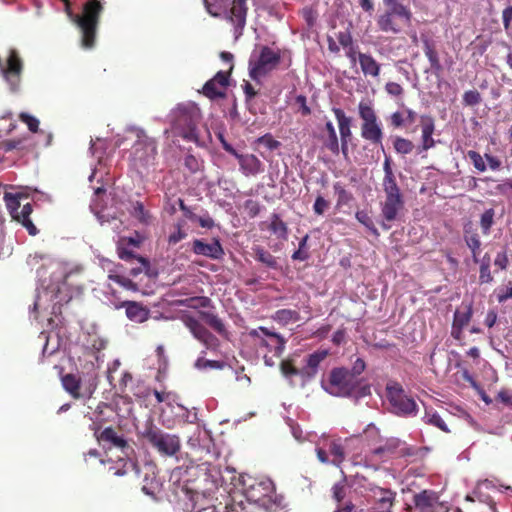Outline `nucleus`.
Here are the masks:
<instances>
[{
    "mask_svg": "<svg viewBox=\"0 0 512 512\" xmlns=\"http://www.w3.org/2000/svg\"><path fill=\"white\" fill-rule=\"evenodd\" d=\"M329 388L326 390L335 396L360 399L370 395V385L356 378L344 367L333 368L329 375Z\"/></svg>",
    "mask_w": 512,
    "mask_h": 512,
    "instance_id": "nucleus-1",
    "label": "nucleus"
},
{
    "mask_svg": "<svg viewBox=\"0 0 512 512\" xmlns=\"http://www.w3.org/2000/svg\"><path fill=\"white\" fill-rule=\"evenodd\" d=\"M199 108L194 104H180L172 112V131L185 141L199 144Z\"/></svg>",
    "mask_w": 512,
    "mask_h": 512,
    "instance_id": "nucleus-2",
    "label": "nucleus"
},
{
    "mask_svg": "<svg viewBox=\"0 0 512 512\" xmlns=\"http://www.w3.org/2000/svg\"><path fill=\"white\" fill-rule=\"evenodd\" d=\"M103 9L99 0H89L83 6V13L73 16V21L81 30V42L85 48H92L95 44L96 31Z\"/></svg>",
    "mask_w": 512,
    "mask_h": 512,
    "instance_id": "nucleus-3",
    "label": "nucleus"
},
{
    "mask_svg": "<svg viewBox=\"0 0 512 512\" xmlns=\"http://www.w3.org/2000/svg\"><path fill=\"white\" fill-rule=\"evenodd\" d=\"M384 199L380 202L381 216L383 221L381 227L384 230L391 228L390 223L399 220L405 209L404 195L398 184L382 185Z\"/></svg>",
    "mask_w": 512,
    "mask_h": 512,
    "instance_id": "nucleus-4",
    "label": "nucleus"
},
{
    "mask_svg": "<svg viewBox=\"0 0 512 512\" xmlns=\"http://www.w3.org/2000/svg\"><path fill=\"white\" fill-rule=\"evenodd\" d=\"M143 437L162 456H174L181 449V441L177 435L162 431L153 422L146 425Z\"/></svg>",
    "mask_w": 512,
    "mask_h": 512,
    "instance_id": "nucleus-5",
    "label": "nucleus"
},
{
    "mask_svg": "<svg viewBox=\"0 0 512 512\" xmlns=\"http://www.w3.org/2000/svg\"><path fill=\"white\" fill-rule=\"evenodd\" d=\"M386 397L391 406L392 412L398 416H415L418 411L416 401L408 396L403 386L397 381H390L386 384Z\"/></svg>",
    "mask_w": 512,
    "mask_h": 512,
    "instance_id": "nucleus-6",
    "label": "nucleus"
},
{
    "mask_svg": "<svg viewBox=\"0 0 512 512\" xmlns=\"http://www.w3.org/2000/svg\"><path fill=\"white\" fill-rule=\"evenodd\" d=\"M358 113L362 119L361 137L373 144H381L383 131L372 104L368 101H360Z\"/></svg>",
    "mask_w": 512,
    "mask_h": 512,
    "instance_id": "nucleus-7",
    "label": "nucleus"
},
{
    "mask_svg": "<svg viewBox=\"0 0 512 512\" xmlns=\"http://www.w3.org/2000/svg\"><path fill=\"white\" fill-rule=\"evenodd\" d=\"M281 61L279 50H273L268 46H263L260 50L258 59L249 63V76L257 81L259 78L268 75L275 70Z\"/></svg>",
    "mask_w": 512,
    "mask_h": 512,
    "instance_id": "nucleus-8",
    "label": "nucleus"
},
{
    "mask_svg": "<svg viewBox=\"0 0 512 512\" xmlns=\"http://www.w3.org/2000/svg\"><path fill=\"white\" fill-rule=\"evenodd\" d=\"M180 319L193 337L202 343L207 350L216 351L220 345L219 339L211 333L196 317L183 313Z\"/></svg>",
    "mask_w": 512,
    "mask_h": 512,
    "instance_id": "nucleus-9",
    "label": "nucleus"
},
{
    "mask_svg": "<svg viewBox=\"0 0 512 512\" xmlns=\"http://www.w3.org/2000/svg\"><path fill=\"white\" fill-rule=\"evenodd\" d=\"M255 345L266 348L274 356L280 357L285 350L286 340L278 333L270 331L266 327H258L249 332Z\"/></svg>",
    "mask_w": 512,
    "mask_h": 512,
    "instance_id": "nucleus-10",
    "label": "nucleus"
},
{
    "mask_svg": "<svg viewBox=\"0 0 512 512\" xmlns=\"http://www.w3.org/2000/svg\"><path fill=\"white\" fill-rule=\"evenodd\" d=\"M275 493L274 483L270 479L254 480L244 490V496L249 506L248 511H254L255 506H260L266 499L273 497Z\"/></svg>",
    "mask_w": 512,
    "mask_h": 512,
    "instance_id": "nucleus-11",
    "label": "nucleus"
},
{
    "mask_svg": "<svg viewBox=\"0 0 512 512\" xmlns=\"http://www.w3.org/2000/svg\"><path fill=\"white\" fill-rule=\"evenodd\" d=\"M419 452V448L408 446L398 438H389L381 446L372 450L373 455L379 458L389 457H413Z\"/></svg>",
    "mask_w": 512,
    "mask_h": 512,
    "instance_id": "nucleus-12",
    "label": "nucleus"
},
{
    "mask_svg": "<svg viewBox=\"0 0 512 512\" xmlns=\"http://www.w3.org/2000/svg\"><path fill=\"white\" fill-rule=\"evenodd\" d=\"M232 70L233 66L231 65L227 71H218L212 79L204 84L202 88L203 95L211 100L224 98Z\"/></svg>",
    "mask_w": 512,
    "mask_h": 512,
    "instance_id": "nucleus-13",
    "label": "nucleus"
},
{
    "mask_svg": "<svg viewBox=\"0 0 512 512\" xmlns=\"http://www.w3.org/2000/svg\"><path fill=\"white\" fill-rule=\"evenodd\" d=\"M215 499L210 493L199 491H187L185 498L179 501L184 512H197L207 507H215Z\"/></svg>",
    "mask_w": 512,
    "mask_h": 512,
    "instance_id": "nucleus-14",
    "label": "nucleus"
},
{
    "mask_svg": "<svg viewBox=\"0 0 512 512\" xmlns=\"http://www.w3.org/2000/svg\"><path fill=\"white\" fill-rule=\"evenodd\" d=\"M335 118L338 123L340 133V152L345 159L349 156V142L352 138L351 123L352 119L346 116L345 112L340 108H332Z\"/></svg>",
    "mask_w": 512,
    "mask_h": 512,
    "instance_id": "nucleus-15",
    "label": "nucleus"
},
{
    "mask_svg": "<svg viewBox=\"0 0 512 512\" xmlns=\"http://www.w3.org/2000/svg\"><path fill=\"white\" fill-rule=\"evenodd\" d=\"M420 41L423 45V51L429 61L432 72L435 75H439L443 71V66L440 62L437 43L433 38V33L430 31L421 32Z\"/></svg>",
    "mask_w": 512,
    "mask_h": 512,
    "instance_id": "nucleus-16",
    "label": "nucleus"
},
{
    "mask_svg": "<svg viewBox=\"0 0 512 512\" xmlns=\"http://www.w3.org/2000/svg\"><path fill=\"white\" fill-rule=\"evenodd\" d=\"M136 136L137 140L134 145L135 154L138 155L139 152L143 150V153L139 155V159L141 161L148 163L150 160H154L155 156L157 155L156 141L153 138L147 136L146 133L141 129L136 130Z\"/></svg>",
    "mask_w": 512,
    "mask_h": 512,
    "instance_id": "nucleus-17",
    "label": "nucleus"
},
{
    "mask_svg": "<svg viewBox=\"0 0 512 512\" xmlns=\"http://www.w3.org/2000/svg\"><path fill=\"white\" fill-rule=\"evenodd\" d=\"M22 69L23 63L20 56L17 51L11 50L7 58V67L4 70V77L13 91L17 90L20 84Z\"/></svg>",
    "mask_w": 512,
    "mask_h": 512,
    "instance_id": "nucleus-18",
    "label": "nucleus"
},
{
    "mask_svg": "<svg viewBox=\"0 0 512 512\" xmlns=\"http://www.w3.org/2000/svg\"><path fill=\"white\" fill-rule=\"evenodd\" d=\"M33 149L34 144L29 136L0 141V151L3 153L15 152L19 157L31 153Z\"/></svg>",
    "mask_w": 512,
    "mask_h": 512,
    "instance_id": "nucleus-19",
    "label": "nucleus"
},
{
    "mask_svg": "<svg viewBox=\"0 0 512 512\" xmlns=\"http://www.w3.org/2000/svg\"><path fill=\"white\" fill-rule=\"evenodd\" d=\"M97 439L99 442L108 445L109 448L115 447L120 449L126 455H128V451H132L126 439L119 435L113 427H106L97 435Z\"/></svg>",
    "mask_w": 512,
    "mask_h": 512,
    "instance_id": "nucleus-20",
    "label": "nucleus"
},
{
    "mask_svg": "<svg viewBox=\"0 0 512 512\" xmlns=\"http://www.w3.org/2000/svg\"><path fill=\"white\" fill-rule=\"evenodd\" d=\"M192 251L197 255L211 259H220L224 255L222 245L216 238L213 239L212 243H205L201 239H195L192 243Z\"/></svg>",
    "mask_w": 512,
    "mask_h": 512,
    "instance_id": "nucleus-21",
    "label": "nucleus"
},
{
    "mask_svg": "<svg viewBox=\"0 0 512 512\" xmlns=\"http://www.w3.org/2000/svg\"><path fill=\"white\" fill-rule=\"evenodd\" d=\"M120 307L125 308L127 318L135 323H144L150 317V309L137 301H124Z\"/></svg>",
    "mask_w": 512,
    "mask_h": 512,
    "instance_id": "nucleus-22",
    "label": "nucleus"
},
{
    "mask_svg": "<svg viewBox=\"0 0 512 512\" xmlns=\"http://www.w3.org/2000/svg\"><path fill=\"white\" fill-rule=\"evenodd\" d=\"M377 25L382 32L398 34L406 24L398 18L397 13L386 10L378 17Z\"/></svg>",
    "mask_w": 512,
    "mask_h": 512,
    "instance_id": "nucleus-23",
    "label": "nucleus"
},
{
    "mask_svg": "<svg viewBox=\"0 0 512 512\" xmlns=\"http://www.w3.org/2000/svg\"><path fill=\"white\" fill-rule=\"evenodd\" d=\"M241 172L249 177L260 174L264 171V165L254 154H240L237 156Z\"/></svg>",
    "mask_w": 512,
    "mask_h": 512,
    "instance_id": "nucleus-24",
    "label": "nucleus"
},
{
    "mask_svg": "<svg viewBox=\"0 0 512 512\" xmlns=\"http://www.w3.org/2000/svg\"><path fill=\"white\" fill-rule=\"evenodd\" d=\"M62 386L66 392H68L74 399H80L83 397H90L94 392L96 385L92 389H88L86 393L80 392L81 379L75 374H66L61 378Z\"/></svg>",
    "mask_w": 512,
    "mask_h": 512,
    "instance_id": "nucleus-25",
    "label": "nucleus"
},
{
    "mask_svg": "<svg viewBox=\"0 0 512 512\" xmlns=\"http://www.w3.org/2000/svg\"><path fill=\"white\" fill-rule=\"evenodd\" d=\"M324 149L330 151L332 155L340 154L339 139L333 123L329 120L325 123L324 133L320 136Z\"/></svg>",
    "mask_w": 512,
    "mask_h": 512,
    "instance_id": "nucleus-26",
    "label": "nucleus"
},
{
    "mask_svg": "<svg viewBox=\"0 0 512 512\" xmlns=\"http://www.w3.org/2000/svg\"><path fill=\"white\" fill-rule=\"evenodd\" d=\"M463 238L467 247L471 251L474 263H479V255L481 252V240L476 229L472 225H466L463 231Z\"/></svg>",
    "mask_w": 512,
    "mask_h": 512,
    "instance_id": "nucleus-27",
    "label": "nucleus"
},
{
    "mask_svg": "<svg viewBox=\"0 0 512 512\" xmlns=\"http://www.w3.org/2000/svg\"><path fill=\"white\" fill-rule=\"evenodd\" d=\"M247 7L246 0H233L232 7L230 9V21L236 28V33L239 30V34L246 24Z\"/></svg>",
    "mask_w": 512,
    "mask_h": 512,
    "instance_id": "nucleus-28",
    "label": "nucleus"
},
{
    "mask_svg": "<svg viewBox=\"0 0 512 512\" xmlns=\"http://www.w3.org/2000/svg\"><path fill=\"white\" fill-rule=\"evenodd\" d=\"M358 61L364 76L377 78L380 75L381 65L368 53H358Z\"/></svg>",
    "mask_w": 512,
    "mask_h": 512,
    "instance_id": "nucleus-29",
    "label": "nucleus"
},
{
    "mask_svg": "<svg viewBox=\"0 0 512 512\" xmlns=\"http://www.w3.org/2000/svg\"><path fill=\"white\" fill-rule=\"evenodd\" d=\"M199 318L209 325L215 332L221 336H227L228 331L222 319L217 314L210 311H198Z\"/></svg>",
    "mask_w": 512,
    "mask_h": 512,
    "instance_id": "nucleus-30",
    "label": "nucleus"
},
{
    "mask_svg": "<svg viewBox=\"0 0 512 512\" xmlns=\"http://www.w3.org/2000/svg\"><path fill=\"white\" fill-rule=\"evenodd\" d=\"M388 11L398 14V18L403 24L410 25L412 21V12L408 7L400 3L398 0H383Z\"/></svg>",
    "mask_w": 512,
    "mask_h": 512,
    "instance_id": "nucleus-31",
    "label": "nucleus"
},
{
    "mask_svg": "<svg viewBox=\"0 0 512 512\" xmlns=\"http://www.w3.org/2000/svg\"><path fill=\"white\" fill-rule=\"evenodd\" d=\"M380 494L372 512H392L395 493L389 489H380Z\"/></svg>",
    "mask_w": 512,
    "mask_h": 512,
    "instance_id": "nucleus-32",
    "label": "nucleus"
},
{
    "mask_svg": "<svg viewBox=\"0 0 512 512\" xmlns=\"http://www.w3.org/2000/svg\"><path fill=\"white\" fill-rule=\"evenodd\" d=\"M269 230L279 239L286 240L288 237V226L276 213L271 215Z\"/></svg>",
    "mask_w": 512,
    "mask_h": 512,
    "instance_id": "nucleus-33",
    "label": "nucleus"
},
{
    "mask_svg": "<svg viewBox=\"0 0 512 512\" xmlns=\"http://www.w3.org/2000/svg\"><path fill=\"white\" fill-rule=\"evenodd\" d=\"M333 189L337 195L336 206L338 208L347 206L354 200L353 194L348 191L341 182H335L333 184Z\"/></svg>",
    "mask_w": 512,
    "mask_h": 512,
    "instance_id": "nucleus-34",
    "label": "nucleus"
},
{
    "mask_svg": "<svg viewBox=\"0 0 512 512\" xmlns=\"http://www.w3.org/2000/svg\"><path fill=\"white\" fill-rule=\"evenodd\" d=\"M255 253V259L268 268L271 269H277L278 268V261L275 256H273L269 251L265 250L264 248L257 246L254 248Z\"/></svg>",
    "mask_w": 512,
    "mask_h": 512,
    "instance_id": "nucleus-35",
    "label": "nucleus"
},
{
    "mask_svg": "<svg viewBox=\"0 0 512 512\" xmlns=\"http://www.w3.org/2000/svg\"><path fill=\"white\" fill-rule=\"evenodd\" d=\"M328 452L331 455V463L335 466H340L345 460V451L343 446L338 441H331L328 444Z\"/></svg>",
    "mask_w": 512,
    "mask_h": 512,
    "instance_id": "nucleus-36",
    "label": "nucleus"
},
{
    "mask_svg": "<svg viewBox=\"0 0 512 512\" xmlns=\"http://www.w3.org/2000/svg\"><path fill=\"white\" fill-rule=\"evenodd\" d=\"M423 419H424L425 423L435 426L445 433L450 432L446 423L444 422V420L440 417V415L436 411L426 410Z\"/></svg>",
    "mask_w": 512,
    "mask_h": 512,
    "instance_id": "nucleus-37",
    "label": "nucleus"
},
{
    "mask_svg": "<svg viewBox=\"0 0 512 512\" xmlns=\"http://www.w3.org/2000/svg\"><path fill=\"white\" fill-rule=\"evenodd\" d=\"M208 13L212 16H219L226 11L229 6V0H204Z\"/></svg>",
    "mask_w": 512,
    "mask_h": 512,
    "instance_id": "nucleus-38",
    "label": "nucleus"
},
{
    "mask_svg": "<svg viewBox=\"0 0 512 512\" xmlns=\"http://www.w3.org/2000/svg\"><path fill=\"white\" fill-rule=\"evenodd\" d=\"M355 218L358 220V222L364 225L375 237H379L380 233L367 211L358 210L355 213Z\"/></svg>",
    "mask_w": 512,
    "mask_h": 512,
    "instance_id": "nucleus-39",
    "label": "nucleus"
},
{
    "mask_svg": "<svg viewBox=\"0 0 512 512\" xmlns=\"http://www.w3.org/2000/svg\"><path fill=\"white\" fill-rule=\"evenodd\" d=\"M328 355L329 352L326 349L317 350L312 354L308 355L306 359V365H308L310 369L316 370V372L318 373L320 363L324 361Z\"/></svg>",
    "mask_w": 512,
    "mask_h": 512,
    "instance_id": "nucleus-40",
    "label": "nucleus"
},
{
    "mask_svg": "<svg viewBox=\"0 0 512 512\" xmlns=\"http://www.w3.org/2000/svg\"><path fill=\"white\" fill-rule=\"evenodd\" d=\"M185 222L184 221H178L174 225V231L170 233L168 236V244L169 245H176L183 239L187 237V232L184 229Z\"/></svg>",
    "mask_w": 512,
    "mask_h": 512,
    "instance_id": "nucleus-41",
    "label": "nucleus"
},
{
    "mask_svg": "<svg viewBox=\"0 0 512 512\" xmlns=\"http://www.w3.org/2000/svg\"><path fill=\"white\" fill-rule=\"evenodd\" d=\"M494 216L495 211L494 209L490 208L483 212L480 218V226L482 229V233L484 235H489L491 231V227L494 224Z\"/></svg>",
    "mask_w": 512,
    "mask_h": 512,
    "instance_id": "nucleus-42",
    "label": "nucleus"
},
{
    "mask_svg": "<svg viewBox=\"0 0 512 512\" xmlns=\"http://www.w3.org/2000/svg\"><path fill=\"white\" fill-rule=\"evenodd\" d=\"M108 278L111 281L119 284L126 290H130V291H134V292L139 290L138 285L126 276L110 273L108 275Z\"/></svg>",
    "mask_w": 512,
    "mask_h": 512,
    "instance_id": "nucleus-43",
    "label": "nucleus"
},
{
    "mask_svg": "<svg viewBox=\"0 0 512 512\" xmlns=\"http://www.w3.org/2000/svg\"><path fill=\"white\" fill-rule=\"evenodd\" d=\"M308 240H309V235L308 234H306L300 240L298 249L296 251H294V253L291 256V258L293 260L306 261V260L309 259L310 253H309L308 247H307Z\"/></svg>",
    "mask_w": 512,
    "mask_h": 512,
    "instance_id": "nucleus-44",
    "label": "nucleus"
},
{
    "mask_svg": "<svg viewBox=\"0 0 512 512\" xmlns=\"http://www.w3.org/2000/svg\"><path fill=\"white\" fill-rule=\"evenodd\" d=\"M181 305H185L189 308H205L211 305V299L206 296L191 297L185 300L179 301Z\"/></svg>",
    "mask_w": 512,
    "mask_h": 512,
    "instance_id": "nucleus-45",
    "label": "nucleus"
},
{
    "mask_svg": "<svg viewBox=\"0 0 512 512\" xmlns=\"http://www.w3.org/2000/svg\"><path fill=\"white\" fill-rule=\"evenodd\" d=\"M472 318V308L468 306L465 311L456 310L454 313L453 324L458 327H466Z\"/></svg>",
    "mask_w": 512,
    "mask_h": 512,
    "instance_id": "nucleus-46",
    "label": "nucleus"
},
{
    "mask_svg": "<svg viewBox=\"0 0 512 512\" xmlns=\"http://www.w3.org/2000/svg\"><path fill=\"white\" fill-rule=\"evenodd\" d=\"M393 147L397 153L406 155L413 151L414 144L409 139L396 137L393 142Z\"/></svg>",
    "mask_w": 512,
    "mask_h": 512,
    "instance_id": "nucleus-47",
    "label": "nucleus"
},
{
    "mask_svg": "<svg viewBox=\"0 0 512 512\" xmlns=\"http://www.w3.org/2000/svg\"><path fill=\"white\" fill-rule=\"evenodd\" d=\"M414 504L417 508L424 510L432 506L431 493L424 490L414 495Z\"/></svg>",
    "mask_w": 512,
    "mask_h": 512,
    "instance_id": "nucleus-48",
    "label": "nucleus"
},
{
    "mask_svg": "<svg viewBox=\"0 0 512 512\" xmlns=\"http://www.w3.org/2000/svg\"><path fill=\"white\" fill-rule=\"evenodd\" d=\"M384 177L382 180V185H390V184H398L396 181V176L391 167V158L386 156L383 163Z\"/></svg>",
    "mask_w": 512,
    "mask_h": 512,
    "instance_id": "nucleus-49",
    "label": "nucleus"
},
{
    "mask_svg": "<svg viewBox=\"0 0 512 512\" xmlns=\"http://www.w3.org/2000/svg\"><path fill=\"white\" fill-rule=\"evenodd\" d=\"M4 200L6 203V207L9 211L10 215L13 218L14 215H16L20 209V206H21L20 199L17 195H13L11 193H5Z\"/></svg>",
    "mask_w": 512,
    "mask_h": 512,
    "instance_id": "nucleus-50",
    "label": "nucleus"
},
{
    "mask_svg": "<svg viewBox=\"0 0 512 512\" xmlns=\"http://www.w3.org/2000/svg\"><path fill=\"white\" fill-rule=\"evenodd\" d=\"M482 101L481 94L477 90H468L463 94V103L465 106H476Z\"/></svg>",
    "mask_w": 512,
    "mask_h": 512,
    "instance_id": "nucleus-51",
    "label": "nucleus"
},
{
    "mask_svg": "<svg viewBox=\"0 0 512 512\" xmlns=\"http://www.w3.org/2000/svg\"><path fill=\"white\" fill-rule=\"evenodd\" d=\"M275 318L283 322L297 321L299 313L291 309H280L276 311Z\"/></svg>",
    "mask_w": 512,
    "mask_h": 512,
    "instance_id": "nucleus-52",
    "label": "nucleus"
},
{
    "mask_svg": "<svg viewBox=\"0 0 512 512\" xmlns=\"http://www.w3.org/2000/svg\"><path fill=\"white\" fill-rule=\"evenodd\" d=\"M467 157L471 160L476 170H478L479 172H484L486 170V164L479 152L469 150L467 152Z\"/></svg>",
    "mask_w": 512,
    "mask_h": 512,
    "instance_id": "nucleus-53",
    "label": "nucleus"
},
{
    "mask_svg": "<svg viewBox=\"0 0 512 512\" xmlns=\"http://www.w3.org/2000/svg\"><path fill=\"white\" fill-rule=\"evenodd\" d=\"M19 119L27 125L28 129L31 132L35 133L38 131L39 120L36 117L28 113L22 112L19 114Z\"/></svg>",
    "mask_w": 512,
    "mask_h": 512,
    "instance_id": "nucleus-54",
    "label": "nucleus"
},
{
    "mask_svg": "<svg viewBox=\"0 0 512 512\" xmlns=\"http://www.w3.org/2000/svg\"><path fill=\"white\" fill-rule=\"evenodd\" d=\"M259 144L264 145L269 150H275L280 147L281 143L274 139L271 134H265L257 139Z\"/></svg>",
    "mask_w": 512,
    "mask_h": 512,
    "instance_id": "nucleus-55",
    "label": "nucleus"
},
{
    "mask_svg": "<svg viewBox=\"0 0 512 512\" xmlns=\"http://www.w3.org/2000/svg\"><path fill=\"white\" fill-rule=\"evenodd\" d=\"M280 370L285 377L298 376V368L294 366L291 360H283L280 364Z\"/></svg>",
    "mask_w": 512,
    "mask_h": 512,
    "instance_id": "nucleus-56",
    "label": "nucleus"
},
{
    "mask_svg": "<svg viewBox=\"0 0 512 512\" xmlns=\"http://www.w3.org/2000/svg\"><path fill=\"white\" fill-rule=\"evenodd\" d=\"M494 278L490 270V266H487L486 264H480L479 267V283L482 284H489L493 282Z\"/></svg>",
    "mask_w": 512,
    "mask_h": 512,
    "instance_id": "nucleus-57",
    "label": "nucleus"
},
{
    "mask_svg": "<svg viewBox=\"0 0 512 512\" xmlns=\"http://www.w3.org/2000/svg\"><path fill=\"white\" fill-rule=\"evenodd\" d=\"M196 367L200 369L212 368V369H221L223 367V363L216 360H206L203 357L197 359L195 363Z\"/></svg>",
    "mask_w": 512,
    "mask_h": 512,
    "instance_id": "nucleus-58",
    "label": "nucleus"
},
{
    "mask_svg": "<svg viewBox=\"0 0 512 512\" xmlns=\"http://www.w3.org/2000/svg\"><path fill=\"white\" fill-rule=\"evenodd\" d=\"M333 498L340 503L346 496V484L344 481L335 483L332 487Z\"/></svg>",
    "mask_w": 512,
    "mask_h": 512,
    "instance_id": "nucleus-59",
    "label": "nucleus"
},
{
    "mask_svg": "<svg viewBox=\"0 0 512 512\" xmlns=\"http://www.w3.org/2000/svg\"><path fill=\"white\" fill-rule=\"evenodd\" d=\"M184 165L191 173H196L201 168V162L194 155L191 154L185 157Z\"/></svg>",
    "mask_w": 512,
    "mask_h": 512,
    "instance_id": "nucleus-60",
    "label": "nucleus"
},
{
    "mask_svg": "<svg viewBox=\"0 0 512 512\" xmlns=\"http://www.w3.org/2000/svg\"><path fill=\"white\" fill-rule=\"evenodd\" d=\"M421 123L422 135H433L435 129L433 118L430 116H422Z\"/></svg>",
    "mask_w": 512,
    "mask_h": 512,
    "instance_id": "nucleus-61",
    "label": "nucleus"
},
{
    "mask_svg": "<svg viewBox=\"0 0 512 512\" xmlns=\"http://www.w3.org/2000/svg\"><path fill=\"white\" fill-rule=\"evenodd\" d=\"M389 121L391 127L394 129H398L406 125L404 114L399 111L392 113L389 117Z\"/></svg>",
    "mask_w": 512,
    "mask_h": 512,
    "instance_id": "nucleus-62",
    "label": "nucleus"
},
{
    "mask_svg": "<svg viewBox=\"0 0 512 512\" xmlns=\"http://www.w3.org/2000/svg\"><path fill=\"white\" fill-rule=\"evenodd\" d=\"M386 92L394 97H401L404 93L403 87L396 82H388L385 85Z\"/></svg>",
    "mask_w": 512,
    "mask_h": 512,
    "instance_id": "nucleus-63",
    "label": "nucleus"
},
{
    "mask_svg": "<svg viewBox=\"0 0 512 512\" xmlns=\"http://www.w3.org/2000/svg\"><path fill=\"white\" fill-rule=\"evenodd\" d=\"M329 202L324 199L322 196H318L314 202L313 210L317 215H323L324 212L328 209Z\"/></svg>",
    "mask_w": 512,
    "mask_h": 512,
    "instance_id": "nucleus-64",
    "label": "nucleus"
}]
</instances>
